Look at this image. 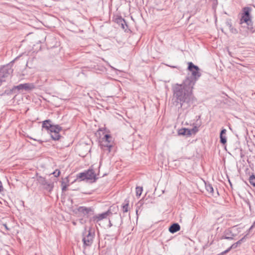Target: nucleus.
Segmentation results:
<instances>
[{"mask_svg":"<svg viewBox=\"0 0 255 255\" xmlns=\"http://www.w3.org/2000/svg\"><path fill=\"white\" fill-rule=\"evenodd\" d=\"M68 184H67L64 181L61 182V186H62V191H65L67 190V186Z\"/></svg>","mask_w":255,"mask_h":255,"instance_id":"obj_27","label":"nucleus"},{"mask_svg":"<svg viewBox=\"0 0 255 255\" xmlns=\"http://www.w3.org/2000/svg\"><path fill=\"white\" fill-rule=\"evenodd\" d=\"M187 64H193V63L192 62H189L187 63Z\"/></svg>","mask_w":255,"mask_h":255,"instance_id":"obj_38","label":"nucleus"},{"mask_svg":"<svg viewBox=\"0 0 255 255\" xmlns=\"http://www.w3.org/2000/svg\"><path fill=\"white\" fill-rule=\"evenodd\" d=\"M101 146L104 150H108V152L111 151V148L113 147L112 144L108 142H102Z\"/></svg>","mask_w":255,"mask_h":255,"instance_id":"obj_16","label":"nucleus"},{"mask_svg":"<svg viewBox=\"0 0 255 255\" xmlns=\"http://www.w3.org/2000/svg\"><path fill=\"white\" fill-rule=\"evenodd\" d=\"M171 67L175 68V66H171Z\"/></svg>","mask_w":255,"mask_h":255,"instance_id":"obj_39","label":"nucleus"},{"mask_svg":"<svg viewBox=\"0 0 255 255\" xmlns=\"http://www.w3.org/2000/svg\"><path fill=\"white\" fill-rule=\"evenodd\" d=\"M249 182L251 185L255 187V176L253 174L249 178Z\"/></svg>","mask_w":255,"mask_h":255,"instance_id":"obj_24","label":"nucleus"},{"mask_svg":"<svg viewBox=\"0 0 255 255\" xmlns=\"http://www.w3.org/2000/svg\"><path fill=\"white\" fill-rule=\"evenodd\" d=\"M188 76L181 84H175L173 87L174 104L178 108H189L196 100L192 90L196 81L201 76L200 69L195 65H188Z\"/></svg>","mask_w":255,"mask_h":255,"instance_id":"obj_1","label":"nucleus"},{"mask_svg":"<svg viewBox=\"0 0 255 255\" xmlns=\"http://www.w3.org/2000/svg\"><path fill=\"white\" fill-rule=\"evenodd\" d=\"M107 65L108 66V67H109L111 68H113V67L112 66H111V65L108 64V65Z\"/></svg>","mask_w":255,"mask_h":255,"instance_id":"obj_37","label":"nucleus"},{"mask_svg":"<svg viewBox=\"0 0 255 255\" xmlns=\"http://www.w3.org/2000/svg\"><path fill=\"white\" fill-rule=\"evenodd\" d=\"M78 211L79 212L82 213L84 216L88 217L89 215L93 214L94 209L92 207L81 206L78 208Z\"/></svg>","mask_w":255,"mask_h":255,"instance_id":"obj_11","label":"nucleus"},{"mask_svg":"<svg viewBox=\"0 0 255 255\" xmlns=\"http://www.w3.org/2000/svg\"><path fill=\"white\" fill-rule=\"evenodd\" d=\"M31 139H33L34 140H36V141H38V142H39L40 143H42V141L41 140H37L36 139H34V138H31V137H30Z\"/></svg>","mask_w":255,"mask_h":255,"instance_id":"obj_34","label":"nucleus"},{"mask_svg":"<svg viewBox=\"0 0 255 255\" xmlns=\"http://www.w3.org/2000/svg\"><path fill=\"white\" fill-rule=\"evenodd\" d=\"M51 121L47 120L43 122L42 128L50 131V133L56 131H61L62 128L59 125H52L51 124Z\"/></svg>","mask_w":255,"mask_h":255,"instance_id":"obj_6","label":"nucleus"},{"mask_svg":"<svg viewBox=\"0 0 255 255\" xmlns=\"http://www.w3.org/2000/svg\"><path fill=\"white\" fill-rule=\"evenodd\" d=\"M29 70H30V68L28 67V65H26L25 69H24V71L22 72V75H28L29 73L28 71Z\"/></svg>","mask_w":255,"mask_h":255,"instance_id":"obj_28","label":"nucleus"},{"mask_svg":"<svg viewBox=\"0 0 255 255\" xmlns=\"http://www.w3.org/2000/svg\"><path fill=\"white\" fill-rule=\"evenodd\" d=\"M86 173V178L87 180H94L95 181L97 178L96 177V173L92 169H89L87 171H85Z\"/></svg>","mask_w":255,"mask_h":255,"instance_id":"obj_13","label":"nucleus"},{"mask_svg":"<svg viewBox=\"0 0 255 255\" xmlns=\"http://www.w3.org/2000/svg\"><path fill=\"white\" fill-rule=\"evenodd\" d=\"M253 227H254V225H252V226L250 227V228L249 229V231H251V230L253 228Z\"/></svg>","mask_w":255,"mask_h":255,"instance_id":"obj_36","label":"nucleus"},{"mask_svg":"<svg viewBox=\"0 0 255 255\" xmlns=\"http://www.w3.org/2000/svg\"><path fill=\"white\" fill-rule=\"evenodd\" d=\"M60 131H56L50 133L51 138L55 140H59L61 137L59 132Z\"/></svg>","mask_w":255,"mask_h":255,"instance_id":"obj_18","label":"nucleus"},{"mask_svg":"<svg viewBox=\"0 0 255 255\" xmlns=\"http://www.w3.org/2000/svg\"><path fill=\"white\" fill-rule=\"evenodd\" d=\"M52 174H53L55 177H58L60 175V171L59 170L56 169V170H55V171H54L52 173Z\"/></svg>","mask_w":255,"mask_h":255,"instance_id":"obj_30","label":"nucleus"},{"mask_svg":"<svg viewBox=\"0 0 255 255\" xmlns=\"http://www.w3.org/2000/svg\"><path fill=\"white\" fill-rule=\"evenodd\" d=\"M135 190H136V196L139 197L142 192L143 189H142V187H136Z\"/></svg>","mask_w":255,"mask_h":255,"instance_id":"obj_22","label":"nucleus"},{"mask_svg":"<svg viewBox=\"0 0 255 255\" xmlns=\"http://www.w3.org/2000/svg\"><path fill=\"white\" fill-rule=\"evenodd\" d=\"M115 21L119 25L121 26V28L126 31L127 28H128V25L125 20L121 16H118L115 19Z\"/></svg>","mask_w":255,"mask_h":255,"instance_id":"obj_12","label":"nucleus"},{"mask_svg":"<svg viewBox=\"0 0 255 255\" xmlns=\"http://www.w3.org/2000/svg\"><path fill=\"white\" fill-rule=\"evenodd\" d=\"M86 173H85V172H82V173H80L79 174H78L77 176V179H81V180H84L85 179H86Z\"/></svg>","mask_w":255,"mask_h":255,"instance_id":"obj_23","label":"nucleus"},{"mask_svg":"<svg viewBox=\"0 0 255 255\" xmlns=\"http://www.w3.org/2000/svg\"><path fill=\"white\" fill-rule=\"evenodd\" d=\"M102 142H108L112 143V137L109 134H106L102 138Z\"/></svg>","mask_w":255,"mask_h":255,"instance_id":"obj_21","label":"nucleus"},{"mask_svg":"<svg viewBox=\"0 0 255 255\" xmlns=\"http://www.w3.org/2000/svg\"><path fill=\"white\" fill-rule=\"evenodd\" d=\"M112 214V213L111 211L110 210H108L104 213L94 216L90 219V221L98 223L100 221L106 219L108 216Z\"/></svg>","mask_w":255,"mask_h":255,"instance_id":"obj_7","label":"nucleus"},{"mask_svg":"<svg viewBox=\"0 0 255 255\" xmlns=\"http://www.w3.org/2000/svg\"><path fill=\"white\" fill-rule=\"evenodd\" d=\"M37 180L43 187L44 189L47 191L51 192L53 190L54 187L53 183L48 181L45 178L39 176L37 177Z\"/></svg>","mask_w":255,"mask_h":255,"instance_id":"obj_5","label":"nucleus"},{"mask_svg":"<svg viewBox=\"0 0 255 255\" xmlns=\"http://www.w3.org/2000/svg\"><path fill=\"white\" fill-rule=\"evenodd\" d=\"M205 188L207 191H208L212 195H213L214 189L211 184L209 183H205Z\"/></svg>","mask_w":255,"mask_h":255,"instance_id":"obj_20","label":"nucleus"},{"mask_svg":"<svg viewBox=\"0 0 255 255\" xmlns=\"http://www.w3.org/2000/svg\"><path fill=\"white\" fill-rule=\"evenodd\" d=\"M35 88V87L33 83H29L20 84L15 87V88L18 90H24L26 91L32 90Z\"/></svg>","mask_w":255,"mask_h":255,"instance_id":"obj_9","label":"nucleus"},{"mask_svg":"<svg viewBox=\"0 0 255 255\" xmlns=\"http://www.w3.org/2000/svg\"><path fill=\"white\" fill-rule=\"evenodd\" d=\"M226 25L229 27L231 32L234 34L238 33V32L237 29L232 26V23L230 21H227L226 22Z\"/></svg>","mask_w":255,"mask_h":255,"instance_id":"obj_19","label":"nucleus"},{"mask_svg":"<svg viewBox=\"0 0 255 255\" xmlns=\"http://www.w3.org/2000/svg\"><path fill=\"white\" fill-rule=\"evenodd\" d=\"M247 236V235H245L243 238H242L241 239L239 240L236 243L233 244L230 247H229L228 249L225 250V251L221 253L220 254H218V255H225V254H227L228 252H229L231 249H236L240 246L243 242L245 241V240Z\"/></svg>","mask_w":255,"mask_h":255,"instance_id":"obj_10","label":"nucleus"},{"mask_svg":"<svg viewBox=\"0 0 255 255\" xmlns=\"http://www.w3.org/2000/svg\"><path fill=\"white\" fill-rule=\"evenodd\" d=\"M186 131H187V134H190L191 133H190V130H188V129H187L186 128H183L182 129H180L179 131V134H181V135H185L186 134Z\"/></svg>","mask_w":255,"mask_h":255,"instance_id":"obj_25","label":"nucleus"},{"mask_svg":"<svg viewBox=\"0 0 255 255\" xmlns=\"http://www.w3.org/2000/svg\"><path fill=\"white\" fill-rule=\"evenodd\" d=\"M220 142L221 143L225 144L227 142V139L225 135L224 134L221 135L220 134Z\"/></svg>","mask_w":255,"mask_h":255,"instance_id":"obj_26","label":"nucleus"},{"mask_svg":"<svg viewBox=\"0 0 255 255\" xmlns=\"http://www.w3.org/2000/svg\"><path fill=\"white\" fill-rule=\"evenodd\" d=\"M112 226V224L110 220H109V227H111Z\"/></svg>","mask_w":255,"mask_h":255,"instance_id":"obj_35","label":"nucleus"},{"mask_svg":"<svg viewBox=\"0 0 255 255\" xmlns=\"http://www.w3.org/2000/svg\"><path fill=\"white\" fill-rule=\"evenodd\" d=\"M180 230V226L178 223H174L172 224L169 228V231L171 233H175Z\"/></svg>","mask_w":255,"mask_h":255,"instance_id":"obj_14","label":"nucleus"},{"mask_svg":"<svg viewBox=\"0 0 255 255\" xmlns=\"http://www.w3.org/2000/svg\"><path fill=\"white\" fill-rule=\"evenodd\" d=\"M251 10L252 8L250 7L247 6L243 8V12L240 19V24H242L243 23H246L247 24L248 29L250 31L254 32L255 30H254L253 22L252 21V16L251 15Z\"/></svg>","mask_w":255,"mask_h":255,"instance_id":"obj_2","label":"nucleus"},{"mask_svg":"<svg viewBox=\"0 0 255 255\" xmlns=\"http://www.w3.org/2000/svg\"><path fill=\"white\" fill-rule=\"evenodd\" d=\"M235 229L229 228L226 229L223 233V235L220 237V240L227 239V240H233L234 237L237 236V234L234 232Z\"/></svg>","mask_w":255,"mask_h":255,"instance_id":"obj_8","label":"nucleus"},{"mask_svg":"<svg viewBox=\"0 0 255 255\" xmlns=\"http://www.w3.org/2000/svg\"><path fill=\"white\" fill-rule=\"evenodd\" d=\"M94 69L97 73H100L101 72H105L106 71V68L103 65H96L94 66Z\"/></svg>","mask_w":255,"mask_h":255,"instance_id":"obj_17","label":"nucleus"},{"mask_svg":"<svg viewBox=\"0 0 255 255\" xmlns=\"http://www.w3.org/2000/svg\"><path fill=\"white\" fill-rule=\"evenodd\" d=\"M2 226L4 227V228L5 229V230L6 231H9L10 230V229L7 227V226L6 223L2 224Z\"/></svg>","mask_w":255,"mask_h":255,"instance_id":"obj_31","label":"nucleus"},{"mask_svg":"<svg viewBox=\"0 0 255 255\" xmlns=\"http://www.w3.org/2000/svg\"><path fill=\"white\" fill-rule=\"evenodd\" d=\"M23 58H24L25 59L26 63V64H27L28 63V61H27V59L28 58V56L26 55H20V56H17L14 60H13L12 61L10 62L8 64H13V63L15 62H17L18 60H19V63H23V62H25V61H22V59Z\"/></svg>","mask_w":255,"mask_h":255,"instance_id":"obj_15","label":"nucleus"},{"mask_svg":"<svg viewBox=\"0 0 255 255\" xmlns=\"http://www.w3.org/2000/svg\"><path fill=\"white\" fill-rule=\"evenodd\" d=\"M3 190V188L1 182L0 181V192H1Z\"/></svg>","mask_w":255,"mask_h":255,"instance_id":"obj_33","label":"nucleus"},{"mask_svg":"<svg viewBox=\"0 0 255 255\" xmlns=\"http://www.w3.org/2000/svg\"><path fill=\"white\" fill-rule=\"evenodd\" d=\"M226 131H227V130L226 129H225V128L222 129V130L221 131L220 135H222V134H224V135L226 134Z\"/></svg>","mask_w":255,"mask_h":255,"instance_id":"obj_32","label":"nucleus"},{"mask_svg":"<svg viewBox=\"0 0 255 255\" xmlns=\"http://www.w3.org/2000/svg\"><path fill=\"white\" fill-rule=\"evenodd\" d=\"M47 126H49V124H46Z\"/></svg>","mask_w":255,"mask_h":255,"instance_id":"obj_40","label":"nucleus"},{"mask_svg":"<svg viewBox=\"0 0 255 255\" xmlns=\"http://www.w3.org/2000/svg\"><path fill=\"white\" fill-rule=\"evenodd\" d=\"M254 224H255V223H254Z\"/></svg>","mask_w":255,"mask_h":255,"instance_id":"obj_41","label":"nucleus"},{"mask_svg":"<svg viewBox=\"0 0 255 255\" xmlns=\"http://www.w3.org/2000/svg\"><path fill=\"white\" fill-rule=\"evenodd\" d=\"M95 236V232H92L91 230H89L88 232H85V235H83L82 241L83 242V246L84 248L86 247H90L92 245L93 242V239Z\"/></svg>","mask_w":255,"mask_h":255,"instance_id":"obj_4","label":"nucleus"},{"mask_svg":"<svg viewBox=\"0 0 255 255\" xmlns=\"http://www.w3.org/2000/svg\"><path fill=\"white\" fill-rule=\"evenodd\" d=\"M11 65H3L0 69V85L4 81V78L9 76L12 72L13 70L10 66Z\"/></svg>","mask_w":255,"mask_h":255,"instance_id":"obj_3","label":"nucleus"},{"mask_svg":"<svg viewBox=\"0 0 255 255\" xmlns=\"http://www.w3.org/2000/svg\"><path fill=\"white\" fill-rule=\"evenodd\" d=\"M128 201L127 203L123 206V211L124 213H126L128 211Z\"/></svg>","mask_w":255,"mask_h":255,"instance_id":"obj_29","label":"nucleus"}]
</instances>
